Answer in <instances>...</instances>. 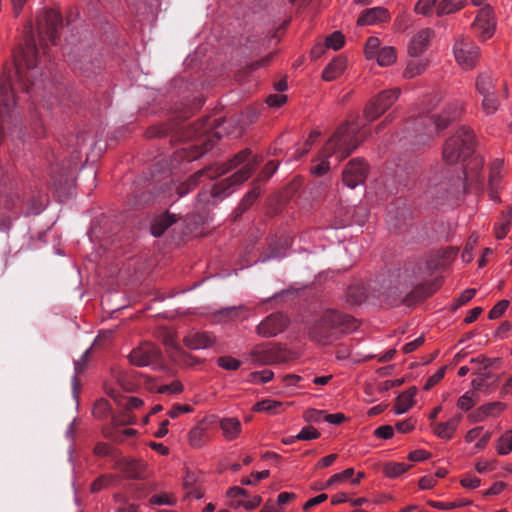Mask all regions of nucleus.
I'll use <instances>...</instances> for the list:
<instances>
[{
	"label": "nucleus",
	"instance_id": "nucleus-11",
	"mask_svg": "<svg viewBox=\"0 0 512 512\" xmlns=\"http://www.w3.org/2000/svg\"><path fill=\"white\" fill-rule=\"evenodd\" d=\"M456 62L464 70L473 69L479 59L480 49L469 37L459 35L453 46Z\"/></svg>",
	"mask_w": 512,
	"mask_h": 512
},
{
	"label": "nucleus",
	"instance_id": "nucleus-60",
	"mask_svg": "<svg viewBox=\"0 0 512 512\" xmlns=\"http://www.w3.org/2000/svg\"><path fill=\"white\" fill-rule=\"evenodd\" d=\"M394 434V429L390 425H383L375 429L374 435L381 439H390Z\"/></svg>",
	"mask_w": 512,
	"mask_h": 512
},
{
	"label": "nucleus",
	"instance_id": "nucleus-55",
	"mask_svg": "<svg viewBox=\"0 0 512 512\" xmlns=\"http://www.w3.org/2000/svg\"><path fill=\"white\" fill-rule=\"evenodd\" d=\"M325 412L323 410L308 409L304 413V419L306 422L318 423L324 420Z\"/></svg>",
	"mask_w": 512,
	"mask_h": 512
},
{
	"label": "nucleus",
	"instance_id": "nucleus-23",
	"mask_svg": "<svg viewBox=\"0 0 512 512\" xmlns=\"http://www.w3.org/2000/svg\"><path fill=\"white\" fill-rule=\"evenodd\" d=\"M461 419L462 414H457L446 422L435 424L433 431L438 437L442 439H451Z\"/></svg>",
	"mask_w": 512,
	"mask_h": 512
},
{
	"label": "nucleus",
	"instance_id": "nucleus-14",
	"mask_svg": "<svg viewBox=\"0 0 512 512\" xmlns=\"http://www.w3.org/2000/svg\"><path fill=\"white\" fill-rule=\"evenodd\" d=\"M250 358L257 365H272L286 360L281 348L264 345L255 346L250 352Z\"/></svg>",
	"mask_w": 512,
	"mask_h": 512
},
{
	"label": "nucleus",
	"instance_id": "nucleus-15",
	"mask_svg": "<svg viewBox=\"0 0 512 512\" xmlns=\"http://www.w3.org/2000/svg\"><path fill=\"white\" fill-rule=\"evenodd\" d=\"M368 173V165L362 158L351 159L343 171V182L350 188L362 184Z\"/></svg>",
	"mask_w": 512,
	"mask_h": 512
},
{
	"label": "nucleus",
	"instance_id": "nucleus-25",
	"mask_svg": "<svg viewBox=\"0 0 512 512\" xmlns=\"http://www.w3.org/2000/svg\"><path fill=\"white\" fill-rule=\"evenodd\" d=\"M346 68V60L342 57L334 58L323 70L322 78L325 81H332L339 77Z\"/></svg>",
	"mask_w": 512,
	"mask_h": 512
},
{
	"label": "nucleus",
	"instance_id": "nucleus-4",
	"mask_svg": "<svg viewBox=\"0 0 512 512\" xmlns=\"http://www.w3.org/2000/svg\"><path fill=\"white\" fill-rule=\"evenodd\" d=\"M358 321L334 309L324 311L309 327V337L321 345H330L338 340L341 334L354 331Z\"/></svg>",
	"mask_w": 512,
	"mask_h": 512
},
{
	"label": "nucleus",
	"instance_id": "nucleus-2",
	"mask_svg": "<svg viewBox=\"0 0 512 512\" xmlns=\"http://www.w3.org/2000/svg\"><path fill=\"white\" fill-rule=\"evenodd\" d=\"M360 130L358 127H351L349 122L342 123L323 147L319 160L320 162L311 167L312 174L321 176L331 168L329 158L335 156L337 165L344 158L348 157L360 144Z\"/></svg>",
	"mask_w": 512,
	"mask_h": 512
},
{
	"label": "nucleus",
	"instance_id": "nucleus-28",
	"mask_svg": "<svg viewBox=\"0 0 512 512\" xmlns=\"http://www.w3.org/2000/svg\"><path fill=\"white\" fill-rule=\"evenodd\" d=\"M260 195V187L254 182L252 189L243 197L237 208L235 209L236 217H240L249 209Z\"/></svg>",
	"mask_w": 512,
	"mask_h": 512
},
{
	"label": "nucleus",
	"instance_id": "nucleus-48",
	"mask_svg": "<svg viewBox=\"0 0 512 512\" xmlns=\"http://www.w3.org/2000/svg\"><path fill=\"white\" fill-rule=\"evenodd\" d=\"M320 437V432H318L312 426H305L302 430L296 435L298 440H313Z\"/></svg>",
	"mask_w": 512,
	"mask_h": 512
},
{
	"label": "nucleus",
	"instance_id": "nucleus-44",
	"mask_svg": "<svg viewBox=\"0 0 512 512\" xmlns=\"http://www.w3.org/2000/svg\"><path fill=\"white\" fill-rule=\"evenodd\" d=\"M380 41L377 37H369L365 44V55L368 59H372L379 53Z\"/></svg>",
	"mask_w": 512,
	"mask_h": 512
},
{
	"label": "nucleus",
	"instance_id": "nucleus-57",
	"mask_svg": "<svg viewBox=\"0 0 512 512\" xmlns=\"http://www.w3.org/2000/svg\"><path fill=\"white\" fill-rule=\"evenodd\" d=\"M436 0H419L415 6V11L422 15H428Z\"/></svg>",
	"mask_w": 512,
	"mask_h": 512
},
{
	"label": "nucleus",
	"instance_id": "nucleus-53",
	"mask_svg": "<svg viewBox=\"0 0 512 512\" xmlns=\"http://www.w3.org/2000/svg\"><path fill=\"white\" fill-rule=\"evenodd\" d=\"M445 372H446V367L439 368L433 375H431L427 379V381L424 385V389L430 390L433 386H435L438 382H440L443 379Z\"/></svg>",
	"mask_w": 512,
	"mask_h": 512
},
{
	"label": "nucleus",
	"instance_id": "nucleus-22",
	"mask_svg": "<svg viewBox=\"0 0 512 512\" xmlns=\"http://www.w3.org/2000/svg\"><path fill=\"white\" fill-rule=\"evenodd\" d=\"M120 470L129 478H143L146 471V464L140 460L123 459L119 462Z\"/></svg>",
	"mask_w": 512,
	"mask_h": 512
},
{
	"label": "nucleus",
	"instance_id": "nucleus-27",
	"mask_svg": "<svg viewBox=\"0 0 512 512\" xmlns=\"http://www.w3.org/2000/svg\"><path fill=\"white\" fill-rule=\"evenodd\" d=\"M475 87L477 92L481 96L491 94L494 92H499L496 81L493 79L491 75L486 73H481L478 75Z\"/></svg>",
	"mask_w": 512,
	"mask_h": 512
},
{
	"label": "nucleus",
	"instance_id": "nucleus-3",
	"mask_svg": "<svg viewBox=\"0 0 512 512\" xmlns=\"http://www.w3.org/2000/svg\"><path fill=\"white\" fill-rule=\"evenodd\" d=\"M462 111V102L454 100L446 105L440 115L420 114L409 123L410 142L416 146L427 144L436 131L446 128L450 122L457 120Z\"/></svg>",
	"mask_w": 512,
	"mask_h": 512
},
{
	"label": "nucleus",
	"instance_id": "nucleus-19",
	"mask_svg": "<svg viewBox=\"0 0 512 512\" xmlns=\"http://www.w3.org/2000/svg\"><path fill=\"white\" fill-rule=\"evenodd\" d=\"M434 37V31L430 28H424L417 32L410 41L408 51L413 57L421 55L428 48L431 39Z\"/></svg>",
	"mask_w": 512,
	"mask_h": 512
},
{
	"label": "nucleus",
	"instance_id": "nucleus-59",
	"mask_svg": "<svg viewBox=\"0 0 512 512\" xmlns=\"http://www.w3.org/2000/svg\"><path fill=\"white\" fill-rule=\"evenodd\" d=\"M269 475H270L269 470H263L261 472H256L255 474H253V477H254L253 479H251V478H243L241 480V483L243 485H254L257 482H259V481H261L263 479L268 478Z\"/></svg>",
	"mask_w": 512,
	"mask_h": 512
},
{
	"label": "nucleus",
	"instance_id": "nucleus-56",
	"mask_svg": "<svg viewBox=\"0 0 512 512\" xmlns=\"http://www.w3.org/2000/svg\"><path fill=\"white\" fill-rule=\"evenodd\" d=\"M470 503H471L470 501H466V502H436V501H430L429 505H431L432 507L437 508V509L446 510V509H453V508L461 507V506H464V505H469Z\"/></svg>",
	"mask_w": 512,
	"mask_h": 512
},
{
	"label": "nucleus",
	"instance_id": "nucleus-6",
	"mask_svg": "<svg viewBox=\"0 0 512 512\" xmlns=\"http://www.w3.org/2000/svg\"><path fill=\"white\" fill-rule=\"evenodd\" d=\"M468 169V167L464 168L463 176H434L425 191L426 198L430 199L435 205L456 204L467 191Z\"/></svg>",
	"mask_w": 512,
	"mask_h": 512
},
{
	"label": "nucleus",
	"instance_id": "nucleus-50",
	"mask_svg": "<svg viewBox=\"0 0 512 512\" xmlns=\"http://www.w3.org/2000/svg\"><path fill=\"white\" fill-rule=\"evenodd\" d=\"M261 502H262V498L259 495H256L248 501H243L241 499L235 500L234 502L231 503V505H233L235 507L243 506L247 510H253L256 507H258L261 504Z\"/></svg>",
	"mask_w": 512,
	"mask_h": 512
},
{
	"label": "nucleus",
	"instance_id": "nucleus-58",
	"mask_svg": "<svg viewBox=\"0 0 512 512\" xmlns=\"http://www.w3.org/2000/svg\"><path fill=\"white\" fill-rule=\"evenodd\" d=\"M279 163L276 161H269L265 167L262 169L260 177L257 181L260 179L267 180L269 179L277 170Z\"/></svg>",
	"mask_w": 512,
	"mask_h": 512
},
{
	"label": "nucleus",
	"instance_id": "nucleus-7",
	"mask_svg": "<svg viewBox=\"0 0 512 512\" xmlns=\"http://www.w3.org/2000/svg\"><path fill=\"white\" fill-rule=\"evenodd\" d=\"M83 135L76 137L77 147L71 151L70 159L66 162L55 163L51 166L50 178L56 189H66L72 186L75 178V171L82 161L81 146L84 144Z\"/></svg>",
	"mask_w": 512,
	"mask_h": 512
},
{
	"label": "nucleus",
	"instance_id": "nucleus-12",
	"mask_svg": "<svg viewBox=\"0 0 512 512\" xmlns=\"http://www.w3.org/2000/svg\"><path fill=\"white\" fill-rule=\"evenodd\" d=\"M399 88L388 89L380 92L372 98L364 109V117L368 122H373L384 114L399 98Z\"/></svg>",
	"mask_w": 512,
	"mask_h": 512
},
{
	"label": "nucleus",
	"instance_id": "nucleus-39",
	"mask_svg": "<svg viewBox=\"0 0 512 512\" xmlns=\"http://www.w3.org/2000/svg\"><path fill=\"white\" fill-rule=\"evenodd\" d=\"M282 403L276 400L264 399L262 401L257 402L253 410L256 412H269L275 413L277 408L281 407Z\"/></svg>",
	"mask_w": 512,
	"mask_h": 512
},
{
	"label": "nucleus",
	"instance_id": "nucleus-46",
	"mask_svg": "<svg viewBox=\"0 0 512 512\" xmlns=\"http://www.w3.org/2000/svg\"><path fill=\"white\" fill-rule=\"evenodd\" d=\"M439 285H440L439 280H436L435 282L430 283L429 285L419 286L416 289L415 293L420 298H427V297L431 296L438 289Z\"/></svg>",
	"mask_w": 512,
	"mask_h": 512
},
{
	"label": "nucleus",
	"instance_id": "nucleus-30",
	"mask_svg": "<svg viewBox=\"0 0 512 512\" xmlns=\"http://www.w3.org/2000/svg\"><path fill=\"white\" fill-rule=\"evenodd\" d=\"M90 353H91V348L87 349L82 354L80 359H78L74 362L75 375L72 378V389H73V394L75 397L77 396V393L79 391V385H80L77 375L81 374L85 371Z\"/></svg>",
	"mask_w": 512,
	"mask_h": 512
},
{
	"label": "nucleus",
	"instance_id": "nucleus-45",
	"mask_svg": "<svg viewBox=\"0 0 512 512\" xmlns=\"http://www.w3.org/2000/svg\"><path fill=\"white\" fill-rule=\"evenodd\" d=\"M344 45V36L341 32L335 31L326 38V46L333 50H339Z\"/></svg>",
	"mask_w": 512,
	"mask_h": 512
},
{
	"label": "nucleus",
	"instance_id": "nucleus-13",
	"mask_svg": "<svg viewBox=\"0 0 512 512\" xmlns=\"http://www.w3.org/2000/svg\"><path fill=\"white\" fill-rule=\"evenodd\" d=\"M160 359L161 350L151 343H142L129 354L131 364L139 367L156 366Z\"/></svg>",
	"mask_w": 512,
	"mask_h": 512
},
{
	"label": "nucleus",
	"instance_id": "nucleus-20",
	"mask_svg": "<svg viewBox=\"0 0 512 512\" xmlns=\"http://www.w3.org/2000/svg\"><path fill=\"white\" fill-rule=\"evenodd\" d=\"M183 342L189 349H205L214 343V337L208 332L191 331L184 337Z\"/></svg>",
	"mask_w": 512,
	"mask_h": 512
},
{
	"label": "nucleus",
	"instance_id": "nucleus-34",
	"mask_svg": "<svg viewBox=\"0 0 512 512\" xmlns=\"http://www.w3.org/2000/svg\"><path fill=\"white\" fill-rule=\"evenodd\" d=\"M463 7V0H444L437 7V15L451 14Z\"/></svg>",
	"mask_w": 512,
	"mask_h": 512
},
{
	"label": "nucleus",
	"instance_id": "nucleus-24",
	"mask_svg": "<svg viewBox=\"0 0 512 512\" xmlns=\"http://www.w3.org/2000/svg\"><path fill=\"white\" fill-rule=\"evenodd\" d=\"M177 221L175 214L168 212L156 217L150 226L151 234L155 237L161 236L172 224Z\"/></svg>",
	"mask_w": 512,
	"mask_h": 512
},
{
	"label": "nucleus",
	"instance_id": "nucleus-47",
	"mask_svg": "<svg viewBox=\"0 0 512 512\" xmlns=\"http://www.w3.org/2000/svg\"><path fill=\"white\" fill-rule=\"evenodd\" d=\"M509 306L508 300H501L499 301L490 311L488 314L489 319L494 320L500 318L506 311V309Z\"/></svg>",
	"mask_w": 512,
	"mask_h": 512
},
{
	"label": "nucleus",
	"instance_id": "nucleus-35",
	"mask_svg": "<svg viewBox=\"0 0 512 512\" xmlns=\"http://www.w3.org/2000/svg\"><path fill=\"white\" fill-rule=\"evenodd\" d=\"M380 66H388L396 61V51L393 47H383L376 56Z\"/></svg>",
	"mask_w": 512,
	"mask_h": 512
},
{
	"label": "nucleus",
	"instance_id": "nucleus-21",
	"mask_svg": "<svg viewBox=\"0 0 512 512\" xmlns=\"http://www.w3.org/2000/svg\"><path fill=\"white\" fill-rule=\"evenodd\" d=\"M388 11L382 7L366 9L357 20L358 25H374L388 19Z\"/></svg>",
	"mask_w": 512,
	"mask_h": 512
},
{
	"label": "nucleus",
	"instance_id": "nucleus-37",
	"mask_svg": "<svg viewBox=\"0 0 512 512\" xmlns=\"http://www.w3.org/2000/svg\"><path fill=\"white\" fill-rule=\"evenodd\" d=\"M135 433L136 431L131 428L123 429L120 431L117 429V427H115L105 431V437L115 442H123L126 437H131L135 435Z\"/></svg>",
	"mask_w": 512,
	"mask_h": 512
},
{
	"label": "nucleus",
	"instance_id": "nucleus-5",
	"mask_svg": "<svg viewBox=\"0 0 512 512\" xmlns=\"http://www.w3.org/2000/svg\"><path fill=\"white\" fill-rule=\"evenodd\" d=\"M219 121L220 119L206 117L193 125L189 124L178 127L175 133L178 134L180 138L184 140L195 138L198 142L177 150L175 152L177 157L191 162L209 151L214 146V141L210 133L219 138L218 132H213V130L218 127Z\"/></svg>",
	"mask_w": 512,
	"mask_h": 512
},
{
	"label": "nucleus",
	"instance_id": "nucleus-51",
	"mask_svg": "<svg viewBox=\"0 0 512 512\" xmlns=\"http://www.w3.org/2000/svg\"><path fill=\"white\" fill-rule=\"evenodd\" d=\"M274 376V373L271 370H262L251 373V381L255 383H267Z\"/></svg>",
	"mask_w": 512,
	"mask_h": 512
},
{
	"label": "nucleus",
	"instance_id": "nucleus-1",
	"mask_svg": "<svg viewBox=\"0 0 512 512\" xmlns=\"http://www.w3.org/2000/svg\"><path fill=\"white\" fill-rule=\"evenodd\" d=\"M260 162V157L256 155L252 156L249 149H244L222 165L209 166L197 171L184 183L178 186L177 192L180 196H184L194 189L203 177H206L207 179H215L233 169H237L233 175L215 183L212 186L209 197H211L214 202H217L230 195L236 186L244 183L251 176Z\"/></svg>",
	"mask_w": 512,
	"mask_h": 512
},
{
	"label": "nucleus",
	"instance_id": "nucleus-40",
	"mask_svg": "<svg viewBox=\"0 0 512 512\" xmlns=\"http://www.w3.org/2000/svg\"><path fill=\"white\" fill-rule=\"evenodd\" d=\"M410 468V465L405 463H388L384 467V473L387 477L395 478L402 475Z\"/></svg>",
	"mask_w": 512,
	"mask_h": 512
},
{
	"label": "nucleus",
	"instance_id": "nucleus-63",
	"mask_svg": "<svg viewBox=\"0 0 512 512\" xmlns=\"http://www.w3.org/2000/svg\"><path fill=\"white\" fill-rule=\"evenodd\" d=\"M481 480L476 476L467 475L460 481L461 485L465 488L474 489L480 485Z\"/></svg>",
	"mask_w": 512,
	"mask_h": 512
},
{
	"label": "nucleus",
	"instance_id": "nucleus-17",
	"mask_svg": "<svg viewBox=\"0 0 512 512\" xmlns=\"http://www.w3.org/2000/svg\"><path fill=\"white\" fill-rule=\"evenodd\" d=\"M495 20L492 8L489 5L484 6L480 9L476 16L473 27L480 30V36L486 40L494 34L495 31Z\"/></svg>",
	"mask_w": 512,
	"mask_h": 512
},
{
	"label": "nucleus",
	"instance_id": "nucleus-9",
	"mask_svg": "<svg viewBox=\"0 0 512 512\" xmlns=\"http://www.w3.org/2000/svg\"><path fill=\"white\" fill-rule=\"evenodd\" d=\"M37 63L38 48L35 37L32 31H30L25 40V47L22 51L21 59L16 63V74L18 81L26 93L33 92L35 83L30 81V76L26 74L25 69L30 71L37 67Z\"/></svg>",
	"mask_w": 512,
	"mask_h": 512
},
{
	"label": "nucleus",
	"instance_id": "nucleus-8",
	"mask_svg": "<svg viewBox=\"0 0 512 512\" xmlns=\"http://www.w3.org/2000/svg\"><path fill=\"white\" fill-rule=\"evenodd\" d=\"M475 139L473 132L461 127L452 137L446 140L443 147V159L448 164L466 160L474 152Z\"/></svg>",
	"mask_w": 512,
	"mask_h": 512
},
{
	"label": "nucleus",
	"instance_id": "nucleus-42",
	"mask_svg": "<svg viewBox=\"0 0 512 512\" xmlns=\"http://www.w3.org/2000/svg\"><path fill=\"white\" fill-rule=\"evenodd\" d=\"M198 480H199L198 473L193 472V471H187V473L184 477L183 485L186 489H190V488L194 487V485L198 482ZM188 494H193L196 498L201 497V493L198 492L196 489L195 490L191 489L190 491H188Z\"/></svg>",
	"mask_w": 512,
	"mask_h": 512
},
{
	"label": "nucleus",
	"instance_id": "nucleus-31",
	"mask_svg": "<svg viewBox=\"0 0 512 512\" xmlns=\"http://www.w3.org/2000/svg\"><path fill=\"white\" fill-rule=\"evenodd\" d=\"M428 66V62L423 59L411 60L408 62L403 76L407 79L414 78L420 74H422Z\"/></svg>",
	"mask_w": 512,
	"mask_h": 512
},
{
	"label": "nucleus",
	"instance_id": "nucleus-18",
	"mask_svg": "<svg viewBox=\"0 0 512 512\" xmlns=\"http://www.w3.org/2000/svg\"><path fill=\"white\" fill-rule=\"evenodd\" d=\"M506 408V404L496 401L481 405L476 410L468 414L467 418L471 423H479L487 417H495Z\"/></svg>",
	"mask_w": 512,
	"mask_h": 512
},
{
	"label": "nucleus",
	"instance_id": "nucleus-29",
	"mask_svg": "<svg viewBox=\"0 0 512 512\" xmlns=\"http://www.w3.org/2000/svg\"><path fill=\"white\" fill-rule=\"evenodd\" d=\"M220 428L227 440H233L241 432V423L236 418H224L220 421Z\"/></svg>",
	"mask_w": 512,
	"mask_h": 512
},
{
	"label": "nucleus",
	"instance_id": "nucleus-33",
	"mask_svg": "<svg viewBox=\"0 0 512 512\" xmlns=\"http://www.w3.org/2000/svg\"><path fill=\"white\" fill-rule=\"evenodd\" d=\"M366 298V288L363 285L357 284L348 288L347 299L351 304H360L365 301Z\"/></svg>",
	"mask_w": 512,
	"mask_h": 512
},
{
	"label": "nucleus",
	"instance_id": "nucleus-36",
	"mask_svg": "<svg viewBox=\"0 0 512 512\" xmlns=\"http://www.w3.org/2000/svg\"><path fill=\"white\" fill-rule=\"evenodd\" d=\"M287 246V242H283V241H273L269 244V247H268V252L267 254L263 257L262 261H266L268 259H272V258H278V257H283L285 256V247Z\"/></svg>",
	"mask_w": 512,
	"mask_h": 512
},
{
	"label": "nucleus",
	"instance_id": "nucleus-32",
	"mask_svg": "<svg viewBox=\"0 0 512 512\" xmlns=\"http://www.w3.org/2000/svg\"><path fill=\"white\" fill-rule=\"evenodd\" d=\"M482 97H483V100L481 103L482 110L487 115L494 114L500 106L499 92L482 95Z\"/></svg>",
	"mask_w": 512,
	"mask_h": 512
},
{
	"label": "nucleus",
	"instance_id": "nucleus-62",
	"mask_svg": "<svg viewBox=\"0 0 512 512\" xmlns=\"http://www.w3.org/2000/svg\"><path fill=\"white\" fill-rule=\"evenodd\" d=\"M287 101V97L282 94H274L267 97L266 103L271 107H280Z\"/></svg>",
	"mask_w": 512,
	"mask_h": 512
},
{
	"label": "nucleus",
	"instance_id": "nucleus-26",
	"mask_svg": "<svg viewBox=\"0 0 512 512\" xmlns=\"http://www.w3.org/2000/svg\"><path fill=\"white\" fill-rule=\"evenodd\" d=\"M417 393L416 387H411L407 391L401 393L394 404V411L396 414H403L410 409L414 404V396Z\"/></svg>",
	"mask_w": 512,
	"mask_h": 512
},
{
	"label": "nucleus",
	"instance_id": "nucleus-41",
	"mask_svg": "<svg viewBox=\"0 0 512 512\" xmlns=\"http://www.w3.org/2000/svg\"><path fill=\"white\" fill-rule=\"evenodd\" d=\"M477 401L478 399L476 398V392L470 390L458 399L457 406L464 411H469L477 403Z\"/></svg>",
	"mask_w": 512,
	"mask_h": 512
},
{
	"label": "nucleus",
	"instance_id": "nucleus-16",
	"mask_svg": "<svg viewBox=\"0 0 512 512\" xmlns=\"http://www.w3.org/2000/svg\"><path fill=\"white\" fill-rule=\"evenodd\" d=\"M288 325V319L280 312L272 313L257 326V333L266 338L274 337L283 332Z\"/></svg>",
	"mask_w": 512,
	"mask_h": 512
},
{
	"label": "nucleus",
	"instance_id": "nucleus-61",
	"mask_svg": "<svg viewBox=\"0 0 512 512\" xmlns=\"http://www.w3.org/2000/svg\"><path fill=\"white\" fill-rule=\"evenodd\" d=\"M246 311V307L243 305L240 306H231L224 308L220 311V314L226 318H233L240 314V312Z\"/></svg>",
	"mask_w": 512,
	"mask_h": 512
},
{
	"label": "nucleus",
	"instance_id": "nucleus-10",
	"mask_svg": "<svg viewBox=\"0 0 512 512\" xmlns=\"http://www.w3.org/2000/svg\"><path fill=\"white\" fill-rule=\"evenodd\" d=\"M63 26L61 14L54 9H46L37 18V31L42 48L45 50L48 43L56 44L58 30Z\"/></svg>",
	"mask_w": 512,
	"mask_h": 512
},
{
	"label": "nucleus",
	"instance_id": "nucleus-49",
	"mask_svg": "<svg viewBox=\"0 0 512 512\" xmlns=\"http://www.w3.org/2000/svg\"><path fill=\"white\" fill-rule=\"evenodd\" d=\"M183 385L179 381H174L171 384L161 385L157 388V392L161 394H177L182 392Z\"/></svg>",
	"mask_w": 512,
	"mask_h": 512
},
{
	"label": "nucleus",
	"instance_id": "nucleus-64",
	"mask_svg": "<svg viewBox=\"0 0 512 512\" xmlns=\"http://www.w3.org/2000/svg\"><path fill=\"white\" fill-rule=\"evenodd\" d=\"M193 408L189 405H180L176 404L169 411V416L171 418H177L181 413H189L192 412Z\"/></svg>",
	"mask_w": 512,
	"mask_h": 512
},
{
	"label": "nucleus",
	"instance_id": "nucleus-52",
	"mask_svg": "<svg viewBox=\"0 0 512 512\" xmlns=\"http://www.w3.org/2000/svg\"><path fill=\"white\" fill-rule=\"evenodd\" d=\"M217 363L226 370H237L241 364L239 360L229 356L220 357Z\"/></svg>",
	"mask_w": 512,
	"mask_h": 512
},
{
	"label": "nucleus",
	"instance_id": "nucleus-54",
	"mask_svg": "<svg viewBox=\"0 0 512 512\" xmlns=\"http://www.w3.org/2000/svg\"><path fill=\"white\" fill-rule=\"evenodd\" d=\"M112 478L113 477L109 476V475L99 476L91 484V491L94 493L99 492L100 490H102L103 488H105L106 486H108L110 484V482L112 481Z\"/></svg>",
	"mask_w": 512,
	"mask_h": 512
},
{
	"label": "nucleus",
	"instance_id": "nucleus-43",
	"mask_svg": "<svg viewBox=\"0 0 512 512\" xmlns=\"http://www.w3.org/2000/svg\"><path fill=\"white\" fill-rule=\"evenodd\" d=\"M204 435H205V431L203 428L194 427L189 432V441H190L191 446H193L195 448L201 447L204 443Z\"/></svg>",
	"mask_w": 512,
	"mask_h": 512
},
{
	"label": "nucleus",
	"instance_id": "nucleus-38",
	"mask_svg": "<svg viewBox=\"0 0 512 512\" xmlns=\"http://www.w3.org/2000/svg\"><path fill=\"white\" fill-rule=\"evenodd\" d=\"M512 451V430H508L503 434L497 444V452L499 455H507Z\"/></svg>",
	"mask_w": 512,
	"mask_h": 512
}]
</instances>
